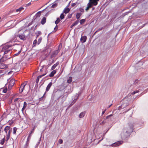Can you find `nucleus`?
<instances>
[{
  "label": "nucleus",
  "mask_w": 148,
  "mask_h": 148,
  "mask_svg": "<svg viewBox=\"0 0 148 148\" xmlns=\"http://www.w3.org/2000/svg\"><path fill=\"white\" fill-rule=\"evenodd\" d=\"M134 125L131 123H128V127L125 128L121 134V138L123 140L127 142L130 137L131 133L134 132Z\"/></svg>",
  "instance_id": "obj_1"
},
{
  "label": "nucleus",
  "mask_w": 148,
  "mask_h": 148,
  "mask_svg": "<svg viewBox=\"0 0 148 148\" xmlns=\"http://www.w3.org/2000/svg\"><path fill=\"white\" fill-rule=\"evenodd\" d=\"M131 99L130 96H127L122 99V101H121V103H122L124 105V108H125L128 106L129 104L130 101Z\"/></svg>",
  "instance_id": "obj_2"
},
{
  "label": "nucleus",
  "mask_w": 148,
  "mask_h": 148,
  "mask_svg": "<svg viewBox=\"0 0 148 148\" xmlns=\"http://www.w3.org/2000/svg\"><path fill=\"white\" fill-rule=\"evenodd\" d=\"M111 41L106 42L103 46V50L105 51L108 50L111 47Z\"/></svg>",
  "instance_id": "obj_3"
},
{
  "label": "nucleus",
  "mask_w": 148,
  "mask_h": 148,
  "mask_svg": "<svg viewBox=\"0 0 148 148\" xmlns=\"http://www.w3.org/2000/svg\"><path fill=\"white\" fill-rule=\"evenodd\" d=\"M123 143V141L120 140L112 144L110 146L112 147H117L122 144Z\"/></svg>",
  "instance_id": "obj_4"
},
{
  "label": "nucleus",
  "mask_w": 148,
  "mask_h": 148,
  "mask_svg": "<svg viewBox=\"0 0 148 148\" xmlns=\"http://www.w3.org/2000/svg\"><path fill=\"white\" fill-rule=\"evenodd\" d=\"M73 89L71 86H67L65 88L64 92H66L68 93H71L73 91Z\"/></svg>",
  "instance_id": "obj_5"
},
{
  "label": "nucleus",
  "mask_w": 148,
  "mask_h": 148,
  "mask_svg": "<svg viewBox=\"0 0 148 148\" xmlns=\"http://www.w3.org/2000/svg\"><path fill=\"white\" fill-rule=\"evenodd\" d=\"M15 36H16V37H18L19 38L22 40H26V38L25 36V35L24 34H18L16 35H14Z\"/></svg>",
  "instance_id": "obj_6"
},
{
  "label": "nucleus",
  "mask_w": 148,
  "mask_h": 148,
  "mask_svg": "<svg viewBox=\"0 0 148 148\" xmlns=\"http://www.w3.org/2000/svg\"><path fill=\"white\" fill-rule=\"evenodd\" d=\"M60 52L58 50H55L53 52L52 54L50 56V58H53L55 57L56 55L58 53Z\"/></svg>",
  "instance_id": "obj_7"
},
{
  "label": "nucleus",
  "mask_w": 148,
  "mask_h": 148,
  "mask_svg": "<svg viewBox=\"0 0 148 148\" xmlns=\"http://www.w3.org/2000/svg\"><path fill=\"white\" fill-rule=\"evenodd\" d=\"M52 47V44L51 42L48 45L47 44L46 45V46L45 47L46 49H47L48 50L49 49H50V51L48 54V55H49V54H50V53H51V52L52 51V49L51 48V47Z\"/></svg>",
  "instance_id": "obj_8"
},
{
  "label": "nucleus",
  "mask_w": 148,
  "mask_h": 148,
  "mask_svg": "<svg viewBox=\"0 0 148 148\" xmlns=\"http://www.w3.org/2000/svg\"><path fill=\"white\" fill-rule=\"evenodd\" d=\"M113 114H111L107 116L105 118V120H107L108 121H112L113 119V118L112 117L113 116Z\"/></svg>",
  "instance_id": "obj_9"
},
{
  "label": "nucleus",
  "mask_w": 148,
  "mask_h": 148,
  "mask_svg": "<svg viewBox=\"0 0 148 148\" xmlns=\"http://www.w3.org/2000/svg\"><path fill=\"white\" fill-rule=\"evenodd\" d=\"M77 99V98H75L74 99L73 101L70 103L69 105L68 106L66 109V111L70 107H71L76 101Z\"/></svg>",
  "instance_id": "obj_10"
},
{
  "label": "nucleus",
  "mask_w": 148,
  "mask_h": 148,
  "mask_svg": "<svg viewBox=\"0 0 148 148\" xmlns=\"http://www.w3.org/2000/svg\"><path fill=\"white\" fill-rule=\"evenodd\" d=\"M26 85V84H25V83H23L21 85L20 87V88L19 90V93H22L24 88Z\"/></svg>",
  "instance_id": "obj_11"
},
{
  "label": "nucleus",
  "mask_w": 148,
  "mask_h": 148,
  "mask_svg": "<svg viewBox=\"0 0 148 148\" xmlns=\"http://www.w3.org/2000/svg\"><path fill=\"white\" fill-rule=\"evenodd\" d=\"M87 38V37L86 36H82L80 39L81 42L82 43L85 42Z\"/></svg>",
  "instance_id": "obj_12"
},
{
  "label": "nucleus",
  "mask_w": 148,
  "mask_h": 148,
  "mask_svg": "<svg viewBox=\"0 0 148 148\" xmlns=\"http://www.w3.org/2000/svg\"><path fill=\"white\" fill-rule=\"evenodd\" d=\"M58 90H53V93L51 95V99L52 100H53L54 98V97L56 93H59V92H60V91H58Z\"/></svg>",
  "instance_id": "obj_13"
},
{
  "label": "nucleus",
  "mask_w": 148,
  "mask_h": 148,
  "mask_svg": "<svg viewBox=\"0 0 148 148\" xmlns=\"http://www.w3.org/2000/svg\"><path fill=\"white\" fill-rule=\"evenodd\" d=\"M6 64L2 63L0 64V69H5L8 68V65Z\"/></svg>",
  "instance_id": "obj_14"
},
{
  "label": "nucleus",
  "mask_w": 148,
  "mask_h": 148,
  "mask_svg": "<svg viewBox=\"0 0 148 148\" xmlns=\"http://www.w3.org/2000/svg\"><path fill=\"white\" fill-rule=\"evenodd\" d=\"M71 10V8H67V7H66L64 9L63 12L65 14H66L69 13Z\"/></svg>",
  "instance_id": "obj_15"
},
{
  "label": "nucleus",
  "mask_w": 148,
  "mask_h": 148,
  "mask_svg": "<svg viewBox=\"0 0 148 148\" xmlns=\"http://www.w3.org/2000/svg\"><path fill=\"white\" fill-rule=\"evenodd\" d=\"M15 82V80L13 78L11 79L9 82V85L13 86L14 85Z\"/></svg>",
  "instance_id": "obj_16"
},
{
  "label": "nucleus",
  "mask_w": 148,
  "mask_h": 148,
  "mask_svg": "<svg viewBox=\"0 0 148 148\" xmlns=\"http://www.w3.org/2000/svg\"><path fill=\"white\" fill-rule=\"evenodd\" d=\"M1 58H2L4 60H5V61L11 58L10 57H9V56L8 55L4 54H3V56Z\"/></svg>",
  "instance_id": "obj_17"
},
{
  "label": "nucleus",
  "mask_w": 148,
  "mask_h": 148,
  "mask_svg": "<svg viewBox=\"0 0 148 148\" xmlns=\"http://www.w3.org/2000/svg\"><path fill=\"white\" fill-rule=\"evenodd\" d=\"M99 0H89V2L92 3L94 5H97L98 2Z\"/></svg>",
  "instance_id": "obj_18"
},
{
  "label": "nucleus",
  "mask_w": 148,
  "mask_h": 148,
  "mask_svg": "<svg viewBox=\"0 0 148 148\" xmlns=\"http://www.w3.org/2000/svg\"><path fill=\"white\" fill-rule=\"evenodd\" d=\"M52 82H51L49 83V84L47 85L45 90H46V92H48L49 90L50 89L52 85Z\"/></svg>",
  "instance_id": "obj_19"
},
{
  "label": "nucleus",
  "mask_w": 148,
  "mask_h": 148,
  "mask_svg": "<svg viewBox=\"0 0 148 148\" xmlns=\"http://www.w3.org/2000/svg\"><path fill=\"white\" fill-rule=\"evenodd\" d=\"M56 70H53L49 75V76L50 77H52L54 76V75L56 73Z\"/></svg>",
  "instance_id": "obj_20"
},
{
  "label": "nucleus",
  "mask_w": 148,
  "mask_h": 148,
  "mask_svg": "<svg viewBox=\"0 0 148 148\" xmlns=\"http://www.w3.org/2000/svg\"><path fill=\"white\" fill-rule=\"evenodd\" d=\"M140 83V79H135L133 83V85H138Z\"/></svg>",
  "instance_id": "obj_21"
},
{
  "label": "nucleus",
  "mask_w": 148,
  "mask_h": 148,
  "mask_svg": "<svg viewBox=\"0 0 148 148\" xmlns=\"http://www.w3.org/2000/svg\"><path fill=\"white\" fill-rule=\"evenodd\" d=\"M59 64V62L57 61L56 64H53L51 67V70H54V69L56 68L57 66Z\"/></svg>",
  "instance_id": "obj_22"
},
{
  "label": "nucleus",
  "mask_w": 148,
  "mask_h": 148,
  "mask_svg": "<svg viewBox=\"0 0 148 148\" xmlns=\"http://www.w3.org/2000/svg\"><path fill=\"white\" fill-rule=\"evenodd\" d=\"M136 124H138L139 125H140L141 126H142L144 124V121L142 120H139V121H137L136 123Z\"/></svg>",
  "instance_id": "obj_23"
},
{
  "label": "nucleus",
  "mask_w": 148,
  "mask_h": 148,
  "mask_svg": "<svg viewBox=\"0 0 148 148\" xmlns=\"http://www.w3.org/2000/svg\"><path fill=\"white\" fill-rule=\"evenodd\" d=\"M65 92L63 94V95H62V99H63V98H64V97L65 98V99L64 100V101H65V100L66 98L67 97H68V95L70 94V93H67L66 92Z\"/></svg>",
  "instance_id": "obj_24"
},
{
  "label": "nucleus",
  "mask_w": 148,
  "mask_h": 148,
  "mask_svg": "<svg viewBox=\"0 0 148 148\" xmlns=\"http://www.w3.org/2000/svg\"><path fill=\"white\" fill-rule=\"evenodd\" d=\"M86 113L85 111L82 112H81L79 115V117L80 118H83L85 115Z\"/></svg>",
  "instance_id": "obj_25"
},
{
  "label": "nucleus",
  "mask_w": 148,
  "mask_h": 148,
  "mask_svg": "<svg viewBox=\"0 0 148 148\" xmlns=\"http://www.w3.org/2000/svg\"><path fill=\"white\" fill-rule=\"evenodd\" d=\"M56 1L52 3L51 5H52L50 7V8H54L58 6V3H57L56 2Z\"/></svg>",
  "instance_id": "obj_26"
},
{
  "label": "nucleus",
  "mask_w": 148,
  "mask_h": 148,
  "mask_svg": "<svg viewBox=\"0 0 148 148\" xmlns=\"http://www.w3.org/2000/svg\"><path fill=\"white\" fill-rule=\"evenodd\" d=\"M46 22V17H43L41 20V24L43 25H44Z\"/></svg>",
  "instance_id": "obj_27"
},
{
  "label": "nucleus",
  "mask_w": 148,
  "mask_h": 148,
  "mask_svg": "<svg viewBox=\"0 0 148 148\" xmlns=\"http://www.w3.org/2000/svg\"><path fill=\"white\" fill-rule=\"evenodd\" d=\"M27 104L26 102V101H24L23 103V106L21 109V111L22 112H23L24 110L27 107Z\"/></svg>",
  "instance_id": "obj_28"
},
{
  "label": "nucleus",
  "mask_w": 148,
  "mask_h": 148,
  "mask_svg": "<svg viewBox=\"0 0 148 148\" xmlns=\"http://www.w3.org/2000/svg\"><path fill=\"white\" fill-rule=\"evenodd\" d=\"M82 14L81 12H78L77 13L76 18L77 20H79L80 17L82 16Z\"/></svg>",
  "instance_id": "obj_29"
},
{
  "label": "nucleus",
  "mask_w": 148,
  "mask_h": 148,
  "mask_svg": "<svg viewBox=\"0 0 148 148\" xmlns=\"http://www.w3.org/2000/svg\"><path fill=\"white\" fill-rule=\"evenodd\" d=\"M37 127V125L35 124V125L33 126V128L32 130L29 132V133L32 134L34 133V130Z\"/></svg>",
  "instance_id": "obj_30"
},
{
  "label": "nucleus",
  "mask_w": 148,
  "mask_h": 148,
  "mask_svg": "<svg viewBox=\"0 0 148 148\" xmlns=\"http://www.w3.org/2000/svg\"><path fill=\"white\" fill-rule=\"evenodd\" d=\"M10 126H6L4 129V131L6 133H7L8 131L10 129Z\"/></svg>",
  "instance_id": "obj_31"
},
{
  "label": "nucleus",
  "mask_w": 148,
  "mask_h": 148,
  "mask_svg": "<svg viewBox=\"0 0 148 148\" xmlns=\"http://www.w3.org/2000/svg\"><path fill=\"white\" fill-rule=\"evenodd\" d=\"M39 79H36V84L35 86L34 87V89L36 90L37 88H38V83L39 82Z\"/></svg>",
  "instance_id": "obj_32"
},
{
  "label": "nucleus",
  "mask_w": 148,
  "mask_h": 148,
  "mask_svg": "<svg viewBox=\"0 0 148 148\" xmlns=\"http://www.w3.org/2000/svg\"><path fill=\"white\" fill-rule=\"evenodd\" d=\"M16 38V36H13V37L12 38L11 40L8 41V42H7L5 44H4V45H5L6 44L9 43H12V42L13 40H14Z\"/></svg>",
  "instance_id": "obj_33"
},
{
  "label": "nucleus",
  "mask_w": 148,
  "mask_h": 148,
  "mask_svg": "<svg viewBox=\"0 0 148 148\" xmlns=\"http://www.w3.org/2000/svg\"><path fill=\"white\" fill-rule=\"evenodd\" d=\"M72 81V77L71 76L69 77L68 79H67V82L69 84L71 83Z\"/></svg>",
  "instance_id": "obj_34"
},
{
  "label": "nucleus",
  "mask_w": 148,
  "mask_h": 148,
  "mask_svg": "<svg viewBox=\"0 0 148 148\" xmlns=\"http://www.w3.org/2000/svg\"><path fill=\"white\" fill-rule=\"evenodd\" d=\"M147 86H143L140 87L139 89L138 90H139V92L142 91L143 90H144V88H145Z\"/></svg>",
  "instance_id": "obj_35"
},
{
  "label": "nucleus",
  "mask_w": 148,
  "mask_h": 148,
  "mask_svg": "<svg viewBox=\"0 0 148 148\" xmlns=\"http://www.w3.org/2000/svg\"><path fill=\"white\" fill-rule=\"evenodd\" d=\"M123 107H124V105H123V104L122 103H121V106H119L118 107V109H116L115 110H121L122 109L124 108H124Z\"/></svg>",
  "instance_id": "obj_36"
},
{
  "label": "nucleus",
  "mask_w": 148,
  "mask_h": 148,
  "mask_svg": "<svg viewBox=\"0 0 148 148\" xmlns=\"http://www.w3.org/2000/svg\"><path fill=\"white\" fill-rule=\"evenodd\" d=\"M32 93L31 91H30V89H29V90L28 91L27 94L25 95L26 96H27L28 97H29L31 96Z\"/></svg>",
  "instance_id": "obj_37"
},
{
  "label": "nucleus",
  "mask_w": 148,
  "mask_h": 148,
  "mask_svg": "<svg viewBox=\"0 0 148 148\" xmlns=\"http://www.w3.org/2000/svg\"><path fill=\"white\" fill-rule=\"evenodd\" d=\"M24 9V8L22 7H21L19 8H18L16 10V12H20L21 11L23 10Z\"/></svg>",
  "instance_id": "obj_38"
},
{
  "label": "nucleus",
  "mask_w": 148,
  "mask_h": 148,
  "mask_svg": "<svg viewBox=\"0 0 148 148\" xmlns=\"http://www.w3.org/2000/svg\"><path fill=\"white\" fill-rule=\"evenodd\" d=\"M41 12H40L39 11L34 16L35 17H37V18L38 17H39L41 15Z\"/></svg>",
  "instance_id": "obj_39"
},
{
  "label": "nucleus",
  "mask_w": 148,
  "mask_h": 148,
  "mask_svg": "<svg viewBox=\"0 0 148 148\" xmlns=\"http://www.w3.org/2000/svg\"><path fill=\"white\" fill-rule=\"evenodd\" d=\"M3 89V92L4 93H6L8 91V88L7 87H5V88H1L0 89L1 90Z\"/></svg>",
  "instance_id": "obj_40"
},
{
  "label": "nucleus",
  "mask_w": 148,
  "mask_h": 148,
  "mask_svg": "<svg viewBox=\"0 0 148 148\" xmlns=\"http://www.w3.org/2000/svg\"><path fill=\"white\" fill-rule=\"evenodd\" d=\"M5 141V136H4V137L1 140L0 142V144L1 145H3Z\"/></svg>",
  "instance_id": "obj_41"
},
{
  "label": "nucleus",
  "mask_w": 148,
  "mask_h": 148,
  "mask_svg": "<svg viewBox=\"0 0 148 148\" xmlns=\"http://www.w3.org/2000/svg\"><path fill=\"white\" fill-rule=\"evenodd\" d=\"M86 21V19H82L80 20L79 23L81 25H83L85 23Z\"/></svg>",
  "instance_id": "obj_42"
},
{
  "label": "nucleus",
  "mask_w": 148,
  "mask_h": 148,
  "mask_svg": "<svg viewBox=\"0 0 148 148\" xmlns=\"http://www.w3.org/2000/svg\"><path fill=\"white\" fill-rule=\"evenodd\" d=\"M60 21V19L59 17L57 18L55 22V23L56 25H57Z\"/></svg>",
  "instance_id": "obj_43"
},
{
  "label": "nucleus",
  "mask_w": 148,
  "mask_h": 148,
  "mask_svg": "<svg viewBox=\"0 0 148 148\" xmlns=\"http://www.w3.org/2000/svg\"><path fill=\"white\" fill-rule=\"evenodd\" d=\"M22 50V48H21V49L20 50V51H19L17 53L14 54L13 55V57H15L16 56H18L21 52Z\"/></svg>",
  "instance_id": "obj_44"
},
{
  "label": "nucleus",
  "mask_w": 148,
  "mask_h": 148,
  "mask_svg": "<svg viewBox=\"0 0 148 148\" xmlns=\"http://www.w3.org/2000/svg\"><path fill=\"white\" fill-rule=\"evenodd\" d=\"M29 141H26L23 148H27L29 146Z\"/></svg>",
  "instance_id": "obj_45"
},
{
  "label": "nucleus",
  "mask_w": 148,
  "mask_h": 148,
  "mask_svg": "<svg viewBox=\"0 0 148 148\" xmlns=\"http://www.w3.org/2000/svg\"><path fill=\"white\" fill-rule=\"evenodd\" d=\"M64 13L62 12L60 15V17L61 20H62L64 18Z\"/></svg>",
  "instance_id": "obj_46"
},
{
  "label": "nucleus",
  "mask_w": 148,
  "mask_h": 148,
  "mask_svg": "<svg viewBox=\"0 0 148 148\" xmlns=\"http://www.w3.org/2000/svg\"><path fill=\"white\" fill-rule=\"evenodd\" d=\"M5 45L4 46L5 47V48H6V49H8L12 47L13 46L12 45ZM14 45H13V46Z\"/></svg>",
  "instance_id": "obj_47"
},
{
  "label": "nucleus",
  "mask_w": 148,
  "mask_h": 148,
  "mask_svg": "<svg viewBox=\"0 0 148 148\" xmlns=\"http://www.w3.org/2000/svg\"><path fill=\"white\" fill-rule=\"evenodd\" d=\"M37 43V41L36 39L34 40L33 41V44L32 45V47H34L36 46V44Z\"/></svg>",
  "instance_id": "obj_48"
},
{
  "label": "nucleus",
  "mask_w": 148,
  "mask_h": 148,
  "mask_svg": "<svg viewBox=\"0 0 148 148\" xmlns=\"http://www.w3.org/2000/svg\"><path fill=\"white\" fill-rule=\"evenodd\" d=\"M62 44L61 43H60L58 46V49L57 50H58L59 51H60V49L62 48Z\"/></svg>",
  "instance_id": "obj_49"
},
{
  "label": "nucleus",
  "mask_w": 148,
  "mask_h": 148,
  "mask_svg": "<svg viewBox=\"0 0 148 148\" xmlns=\"http://www.w3.org/2000/svg\"><path fill=\"white\" fill-rule=\"evenodd\" d=\"M32 134H31L30 133H29V135L27 137V141L29 142L31 138V136H32Z\"/></svg>",
  "instance_id": "obj_50"
},
{
  "label": "nucleus",
  "mask_w": 148,
  "mask_h": 148,
  "mask_svg": "<svg viewBox=\"0 0 148 148\" xmlns=\"http://www.w3.org/2000/svg\"><path fill=\"white\" fill-rule=\"evenodd\" d=\"M42 37H40L38 40L37 42V44L39 45L41 42L42 40Z\"/></svg>",
  "instance_id": "obj_51"
},
{
  "label": "nucleus",
  "mask_w": 148,
  "mask_h": 148,
  "mask_svg": "<svg viewBox=\"0 0 148 148\" xmlns=\"http://www.w3.org/2000/svg\"><path fill=\"white\" fill-rule=\"evenodd\" d=\"M17 131V128L16 127H14L13 129V134H15L16 133Z\"/></svg>",
  "instance_id": "obj_52"
},
{
  "label": "nucleus",
  "mask_w": 148,
  "mask_h": 148,
  "mask_svg": "<svg viewBox=\"0 0 148 148\" xmlns=\"http://www.w3.org/2000/svg\"><path fill=\"white\" fill-rule=\"evenodd\" d=\"M103 29V27H100V28H99L98 29H97L96 31L95 32V33H94V34H95L97 32H99L100 31H101V30H102Z\"/></svg>",
  "instance_id": "obj_53"
},
{
  "label": "nucleus",
  "mask_w": 148,
  "mask_h": 148,
  "mask_svg": "<svg viewBox=\"0 0 148 148\" xmlns=\"http://www.w3.org/2000/svg\"><path fill=\"white\" fill-rule=\"evenodd\" d=\"M93 5L92 4V3L90 2H89L87 4V6L89 8L91 7H92L93 6Z\"/></svg>",
  "instance_id": "obj_54"
},
{
  "label": "nucleus",
  "mask_w": 148,
  "mask_h": 148,
  "mask_svg": "<svg viewBox=\"0 0 148 148\" xmlns=\"http://www.w3.org/2000/svg\"><path fill=\"white\" fill-rule=\"evenodd\" d=\"M11 51V49H6L4 52H3V54H6L7 53H8L9 52Z\"/></svg>",
  "instance_id": "obj_55"
},
{
  "label": "nucleus",
  "mask_w": 148,
  "mask_h": 148,
  "mask_svg": "<svg viewBox=\"0 0 148 148\" xmlns=\"http://www.w3.org/2000/svg\"><path fill=\"white\" fill-rule=\"evenodd\" d=\"M148 91V88H147V89H145V90H144V91L143 92L141 93V95L144 94H145V93H146Z\"/></svg>",
  "instance_id": "obj_56"
},
{
  "label": "nucleus",
  "mask_w": 148,
  "mask_h": 148,
  "mask_svg": "<svg viewBox=\"0 0 148 148\" xmlns=\"http://www.w3.org/2000/svg\"><path fill=\"white\" fill-rule=\"evenodd\" d=\"M139 92V90H135L133 91V92H132L131 93V94H132V95H134L136 93L138 92Z\"/></svg>",
  "instance_id": "obj_57"
},
{
  "label": "nucleus",
  "mask_w": 148,
  "mask_h": 148,
  "mask_svg": "<svg viewBox=\"0 0 148 148\" xmlns=\"http://www.w3.org/2000/svg\"><path fill=\"white\" fill-rule=\"evenodd\" d=\"M81 12L83 13L84 11V10L82 8L80 7L78 9Z\"/></svg>",
  "instance_id": "obj_58"
},
{
  "label": "nucleus",
  "mask_w": 148,
  "mask_h": 148,
  "mask_svg": "<svg viewBox=\"0 0 148 148\" xmlns=\"http://www.w3.org/2000/svg\"><path fill=\"white\" fill-rule=\"evenodd\" d=\"M53 10V9H52L51 10H50V11H49L45 15V16H46V17H47L48 15L49 14V12H51V11Z\"/></svg>",
  "instance_id": "obj_59"
},
{
  "label": "nucleus",
  "mask_w": 148,
  "mask_h": 148,
  "mask_svg": "<svg viewBox=\"0 0 148 148\" xmlns=\"http://www.w3.org/2000/svg\"><path fill=\"white\" fill-rule=\"evenodd\" d=\"M58 26L57 25H56V26L55 27H54V30L53 31H54V32H56V31H57L58 30Z\"/></svg>",
  "instance_id": "obj_60"
},
{
  "label": "nucleus",
  "mask_w": 148,
  "mask_h": 148,
  "mask_svg": "<svg viewBox=\"0 0 148 148\" xmlns=\"http://www.w3.org/2000/svg\"><path fill=\"white\" fill-rule=\"evenodd\" d=\"M79 22V20H77L75 21L73 24L74 25V26L78 24Z\"/></svg>",
  "instance_id": "obj_61"
},
{
  "label": "nucleus",
  "mask_w": 148,
  "mask_h": 148,
  "mask_svg": "<svg viewBox=\"0 0 148 148\" xmlns=\"http://www.w3.org/2000/svg\"><path fill=\"white\" fill-rule=\"evenodd\" d=\"M106 120H105V118L104 119V120L100 123V125H103L104 124L106 123Z\"/></svg>",
  "instance_id": "obj_62"
},
{
  "label": "nucleus",
  "mask_w": 148,
  "mask_h": 148,
  "mask_svg": "<svg viewBox=\"0 0 148 148\" xmlns=\"http://www.w3.org/2000/svg\"><path fill=\"white\" fill-rule=\"evenodd\" d=\"M144 63V62L143 63L142 61H140V60L138 62L139 66L140 67Z\"/></svg>",
  "instance_id": "obj_63"
},
{
  "label": "nucleus",
  "mask_w": 148,
  "mask_h": 148,
  "mask_svg": "<svg viewBox=\"0 0 148 148\" xmlns=\"http://www.w3.org/2000/svg\"><path fill=\"white\" fill-rule=\"evenodd\" d=\"M63 143V140L62 139H59L58 141V143L60 144H62Z\"/></svg>",
  "instance_id": "obj_64"
}]
</instances>
